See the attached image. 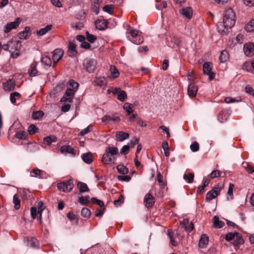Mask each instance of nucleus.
I'll return each mask as SVG.
<instances>
[{
  "mask_svg": "<svg viewBox=\"0 0 254 254\" xmlns=\"http://www.w3.org/2000/svg\"><path fill=\"white\" fill-rule=\"evenodd\" d=\"M236 14L232 8L226 9L223 14V25L225 28H231L236 23Z\"/></svg>",
  "mask_w": 254,
  "mask_h": 254,
  "instance_id": "nucleus-1",
  "label": "nucleus"
},
{
  "mask_svg": "<svg viewBox=\"0 0 254 254\" xmlns=\"http://www.w3.org/2000/svg\"><path fill=\"white\" fill-rule=\"evenodd\" d=\"M127 39L132 43L139 45L143 43V38L139 33H126Z\"/></svg>",
  "mask_w": 254,
  "mask_h": 254,
  "instance_id": "nucleus-2",
  "label": "nucleus"
},
{
  "mask_svg": "<svg viewBox=\"0 0 254 254\" xmlns=\"http://www.w3.org/2000/svg\"><path fill=\"white\" fill-rule=\"evenodd\" d=\"M74 184L72 180L62 182L57 184V187L59 190L63 192H69L73 188Z\"/></svg>",
  "mask_w": 254,
  "mask_h": 254,
  "instance_id": "nucleus-3",
  "label": "nucleus"
},
{
  "mask_svg": "<svg viewBox=\"0 0 254 254\" xmlns=\"http://www.w3.org/2000/svg\"><path fill=\"white\" fill-rule=\"evenodd\" d=\"M221 189L217 185L212 189L209 190L206 194L205 200L206 201H210L213 199L215 198L220 192Z\"/></svg>",
  "mask_w": 254,
  "mask_h": 254,
  "instance_id": "nucleus-4",
  "label": "nucleus"
},
{
  "mask_svg": "<svg viewBox=\"0 0 254 254\" xmlns=\"http://www.w3.org/2000/svg\"><path fill=\"white\" fill-rule=\"evenodd\" d=\"M212 64L210 62H205L203 65V71L204 74L209 76V79L212 80L215 78V73L212 71Z\"/></svg>",
  "mask_w": 254,
  "mask_h": 254,
  "instance_id": "nucleus-5",
  "label": "nucleus"
},
{
  "mask_svg": "<svg viewBox=\"0 0 254 254\" xmlns=\"http://www.w3.org/2000/svg\"><path fill=\"white\" fill-rule=\"evenodd\" d=\"M243 51L247 57H252L254 55V44L252 43H247L244 45Z\"/></svg>",
  "mask_w": 254,
  "mask_h": 254,
  "instance_id": "nucleus-6",
  "label": "nucleus"
},
{
  "mask_svg": "<svg viewBox=\"0 0 254 254\" xmlns=\"http://www.w3.org/2000/svg\"><path fill=\"white\" fill-rule=\"evenodd\" d=\"M144 203L146 207L147 208H151L155 203L154 196L150 193H147L144 197Z\"/></svg>",
  "mask_w": 254,
  "mask_h": 254,
  "instance_id": "nucleus-7",
  "label": "nucleus"
},
{
  "mask_svg": "<svg viewBox=\"0 0 254 254\" xmlns=\"http://www.w3.org/2000/svg\"><path fill=\"white\" fill-rule=\"evenodd\" d=\"M21 22V19L17 17L13 22H9L5 25V30L4 32H9L12 29H16Z\"/></svg>",
  "mask_w": 254,
  "mask_h": 254,
  "instance_id": "nucleus-8",
  "label": "nucleus"
},
{
  "mask_svg": "<svg viewBox=\"0 0 254 254\" xmlns=\"http://www.w3.org/2000/svg\"><path fill=\"white\" fill-rule=\"evenodd\" d=\"M68 50L67 54L70 57H75L77 54L78 52L76 50V46L74 42L69 41L68 42Z\"/></svg>",
  "mask_w": 254,
  "mask_h": 254,
  "instance_id": "nucleus-9",
  "label": "nucleus"
},
{
  "mask_svg": "<svg viewBox=\"0 0 254 254\" xmlns=\"http://www.w3.org/2000/svg\"><path fill=\"white\" fill-rule=\"evenodd\" d=\"M64 51L62 49H56L54 51L53 54L54 65L62 59Z\"/></svg>",
  "mask_w": 254,
  "mask_h": 254,
  "instance_id": "nucleus-10",
  "label": "nucleus"
},
{
  "mask_svg": "<svg viewBox=\"0 0 254 254\" xmlns=\"http://www.w3.org/2000/svg\"><path fill=\"white\" fill-rule=\"evenodd\" d=\"M108 22L104 19H98L95 21L96 28L99 30H104L108 26Z\"/></svg>",
  "mask_w": 254,
  "mask_h": 254,
  "instance_id": "nucleus-11",
  "label": "nucleus"
},
{
  "mask_svg": "<svg viewBox=\"0 0 254 254\" xmlns=\"http://www.w3.org/2000/svg\"><path fill=\"white\" fill-rule=\"evenodd\" d=\"M77 41L81 42L80 45V48L85 49L86 50L90 49L91 48V45L85 41V37L82 35H78L76 37Z\"/></svg>",
  "mask_w": 254,
  "mask_h": 254,
  "instance_id": "nucleus-12",
  "label": "nucleus"
},
{
  "mask_svg": "<svg viewBox=\"0 0 254 254\" xmlns=\"http://www.w3.org/2000/svg\"><path fill=\"white\" fill-rule=\"evenodd\" d=\"M85 66L87 71L92 72L96 68V61L94 59H88L85 62Z\"/></svg>",
  "mask_w": 254,
  "mask_h": 254,
  "instance_id": "nucleus-13",
  "label": "nucleus"
},
{
  "mask_svg": "<svg viewBox=\"0 0 254 254\" xmlns=\"http://www.w3.org/2000/svg\"><path fill=\"white\" fill-rule=\"evenodd\" d=\"M198 88L196 85L193 83H190L188 88V95L191 97H194L197 93Z\"/></svg>",
  "mask_w": 254,
  "mask_h": 254,
  "instance_id": "nucleus-14",
  "label": "nucleus"
},
{
  "mask_svg": "<svg viewBox=\"0 0 254 254\" xmlns=\"http://www.w3.org/2000/svg\"><path fill=\"white\" fill-rule=\"evenodd\" d=\"M119 154V150L116 147H108L106 148L104 153V158L107 157V155L115 156Z\"/></svg>",
  "mask_w": 254,
  "mask_h": 254,
  "instance_id": "nucleus-15",
  "label": "nucleus"
},
{
  "mask_svg": "<svg viewBox=\"0 0 254 254\" xmlns=\"http://www.w3.org/2000/svg\"><path fill=\"white\" fill-rule=\"evenodd\" d=\"M180 13L181 14L186 17L189 19H190L192 16V9L190 7H187L182 8L180 11Z\"/></svg>",
  "mask_w": 254,
  "mask_h": 254,
  "instance_id": "nucleus-16",
  "label": "nucleus"
},
{
  "mask_svg": "<svg viewBox=\"0 0 254 254\" xmlns=\"http://www.w3.org/2000/svg\"><path fill=\"white\" fill-rule=\"evenodd\" d=\"M104 154L102 156V162L106 165L114 164L115 163L116 158L114 156L110 155H107V157L104 158Z\"/></svg>",
  "mask_w": 254,
  "mask_h": 254,
  "instance_id": "nucleus-17",
  "label": "nucleus"
},
{
  "mask_svg": "<svg viewBox=\"0 0 254 254\" xmlns=\"http://www.w3.org/2000/svg\"><path fill=\"white\" fill-rule=\"evenodd\" d=\"M102 0H92L91 9L93 12H95L96 14L99 12V6Z\"/></svg>",
  "mask_w": 254,
  "mask_h": 254,
  "instance_id": "nucleus-18",
  "label": "nucleus"
},
{
  "mask_svg": "<svg viewBox=\"0 0 254 254\" xmlns=\"http://www.w3.org/2000/svg\"><path fill=\"white\" fill-rule=\"evenodd\" d=\"M14 82L11 79H9L6 82L3 83V88L5 91H12L14 90Z\"/></svg>",
  "mask_w": 254,
  "mask_h": 254,
  "instance_id": "nucleus-19",
  "label": "nucleus"
},
{
  "mask_svg": "<svg viewBox=\"0 0 254 254\" xmlns=\"http://www.w3.org/2000/svg\"><path fill=\"white\" fill-rule=\"evenodd\" d=\"M208 237L206 234H202L199 241V247L202 248H205L208 243Z\"/></svg>",
  "mask_w": 254,
  "mask_h": 254,
  "instance_id": "nucleus-20",
  "label": "nucleus"
},
{
  "mask_svg": "<svg viewBox=\"0 0 254 254\" xmlns=\"http://www.w3.org/2000/svg\"><path fill=\"white\" fill-rule=\"evenodd\" d=\"M116 136L119 141H123L129 137V134L121 131H117L116 132Z\"/></svg>",
  "mask_w": 254,
  "mask_h": 254,
  "instance_id": "nucleus-21",
  "label": "nucleus"
},
{
  "mask_svg": "<svg viewBox=\"0 0 254 254\" xmlns=\"http://www.w3.org/2000/svg\"><path fill=\"white\" fill-rule=\"evenodd\" d=\"M81 158L83 161L87 164H90L93 162V156L91 152H87L82 155Z\"/></svg>",
  "mask_w": 254,
  "mask_h": 254,
  "instance_id": "nucleus-22",
  "label": "nucleus"
},
{
  "mask_svg": "<svg viewBox=\"0 0 254 254\" xmlns=\"http://www.w3.org/2000/svg\"><path fill=\"white\" fill-rule=\"evenodd\" d=\"M60 151L62 153H70L74 154V149L70 145H64L60 148Z\"/></svg>",
  "mask_w": 254,
  "mask_h": 254,
  "instance_id": "nucleus-23",
  "label": "nucleus"
},
{
  "mask_svg": "<svg viewBox=\"0 0 254 254\" xmlns=\"http://www.w3.org/2000/svg\"><path fill=\"white\" fill-rule=\"evenodd\" d=\"M77 186L79 191L81 193L88 192L89 191V188L88 187L87 185L84 183L78 182L77 184Z\"/></svg>",
  "mask_w": 254,
  "mask_h": 254,
  "instance_id": "nucleus-24",
  "label": "nucleus"
},
{
  "mask_svg": "<svg viewBox=\"0 0 254 254\" xmlns=\"http://www.w3.org/2000/svg\"><path fill=\"white\" fill-rule=\"evenodd\" d=\"M225 224L223 221H219V217L215 216L213 217V226L215 228H221L224 226Z\"/></svg>",
  "mask_w": 254,
  "mask_h": 254,
  "instance_id": "nucleus-25",
  "label": "nucleus"
},
{
  "mask_svg": "<svg viewBox=\"0 0 254 254\" xmlns=\"http://www.w3.org/2000/svg\"><path fill=\"white\" fill-rule=\"evenodd\" d=\"M235 238L234 240L235 243L234 244V246H238L240 245H243L244 243V240L243 239L241 235H240L238 232H235Z\"/></svg>",
  "mask_w": 254,
  "mask_h": 254,
  "instance_id": "nucleus-26",
  "label": "nucleus"
},
{
  "mask_svg": "<svg viewBox=\"0 0 254 254\" xmlns=\"http://www.w3.org/2000/svg\"><path fill=\"white\" fill-rule=\"evenodd\" d=\"M57 138L55 135H49L45 137L43 139V143L47 145H50L52 143L57 141Z\"/></svg>",
  "mask_w": 254,
  "mask_h": 254,
  "instance_id": "nucleus-27",
  "label": "nucleus"
},
{
  "mask_svg": "<svg viewBox=\"0 0 254 254\" xmlns=\"http://www.w3.org/2000/svg\"><path fill=\"white\" fill-rule=\"evenodd\" d=\"M39 149L38 145L36 143H28L26 146V150L29 152H35Z\"/></svg>",
  "mask_w": 254,
  "mask_h": 254,
  "instance_id": "nucleus-28",
  "label": "nucleus"
},
{
  "mask_svg": "<svg viewBox=\"0 0 254 254\" xmlns=\"http://www.w3.org/2000/svg\"><path fill=\"white\" fill-rule=\"evenodd\" d=\"M28 73L30 76L34 77L37 75L38 70L37 69V63L34 62L31 66V68L29 70Z\"/></svg>",
  "mask_w": 254,
  "mask_h": 254,
  "instance_id": "nucleus-29",
  "label": "nucleus"
},
{
  "mask_svg": "<svg viewBox=\"0 0 254 254\" xmlns=\"http://www.w3.org/2000/svg\"><path fill=\"white\" fill-rule=\"evenodd\" d=\"M15 43H16V44L15 51L14 52H12L11 51V50L14 49L12 48V46H11V47H10L11 50L9 51L11 53V56L13 58H17L19 56V52H18L17 48L21 46V45H20L19 41H16L15 42Z\"/></svg>",
  "mask_w": 254,
  "mask_h": 254,
  "instance_id": "nucleus-30",
  "label": "nucleus"
},
{
  "mask_svg": "<svg viewBox=\"0 0 254 254\" xmlns=\"http://www.w3.org/2000/svg\"><path fill=\"white\" fill-rule=\"evenodd\" d=\"M229 59V53L227 51L223 50L220 53L219 60L221 63L226 62Z\"/></svg>",
  "mask_w": 254,
  "mask_h": 254,
  "instance_id": "nucleus-31",
  "label": "nucleus"
},
{
  "mask_svg": "<svg viewBox=\"0 0 254 254\" xmlns=\"http://www.w3.org/2000/svg\"><path fill=\"white\" fill-rule=\"evenodd\" d=\"M89 195H86L84 197L81 194V196L78 197V201L82 205H86L89 202Z\"/></svg>",
  "mask_w": 254,
  "mask_h": 254,
  "instance_id": "nucleus-32",
  "label": "nucleus"
},
{
  "mask_svg": "<svg viewBox=\"0 0 254 254\" xmlns=\"http://www.w3.org/2000/svg\"><path fill=\"white\" fill-rule=\"evenodd\" d=\"M41 62L43 65L48 67L51 66L52 63L51 59L47 56L42 57L41 59Z\"/></svg>",
  "mask_w": 254,
  "mask_h": 254,
  "instance_id": "nucleus-33",
  "label": "nucleus"
},
{
  "mask_svg": "<svg viewBox=\"0 0 254 254\" xmlns=\"http://www.w3.org/2000/svg\"><path fill=\"white\" fill-rule=\"evenodd\" d=\"M111 70V75H110V78H115L118 77L119 75V72L118 70V69L114 65L111 66L110 68Z\"/></svg>",
  "mask_w": 254,
  "mask_h": 254,
  "instance_id": "nucleus-34",
  "label": "nucleus"
},
{
  "mask_svg": "<svg viewBox=\"0 0 254 254\" xmlns=\"http://www.w3.org/2000/svg\"><path fill=\"white\" fill-rule=\"evenodd\" d=\"M118 173L125 175L128 173V169L124 165H119L117 166Z\"/></svg>",
  "mask_w": 254,
  "mask_h": 254,
  "instance_id": "nucleus-35",
  "label": "nucleus"
},
{
  "mask_svg": "<svg viewBox=\"0 0 254 254\" xmlns=\"http://www.w3.org/2000/svg\"><path fill=\"white\" fill-rule=\"evenodd\" d=\"M245 29L246 32H254V18L246 25Z\"/></svg>",
  "mask_w": 254,
  "mask_h": 254,
  "instance_id": "nucleus-36",
  "label": "nucleus"
},
{
  "mask_svg": "<svg viewBox=\"0 0 254 254\" xmlns=\"http://www.w3.org/2000/svg\"><path fill=\"white\" fill-rule=\"evenodd\" d=\"M67 217L71 221H73L74 224L77 225L78 223V219L76 216L73 213L69 212L67 213Z\"/></svg>",
  "mask_w": 254,
  "mask_h": 254,
  "instance_id": "nucleus-37",
  "label": "nucleus"
},
{
  "mask_svg": "<svg viewBox=\"0 0 254 254\" xmlns=\"http://www.w3.org/2000/svg\"><path fill=\"white\" fill-rule=\"evenodd\" d=\"M28 135L27 133L24 131H19L16 132L14 136L19 139H26Z\"/></svg>",
  "mask_w": 254,
  "mask_h": 254,
  "instance_id": "nucleus-38",
  "label": "nucleus"
},
{
  "mask_svg": "<svg viewBox=\"0 0 254 254\" xmlns=\"http://www.w3.org/2000/svg\"><path fill=\"white\" fill-rule=\"evenodd\" d=\"M13 202L14 204V208L18 210L20 208V200L19 199L18 196L15 194L13 197Z\"/></svg>",
  "mask_w": 254,
  "mask_h": 254,
  "instance_id": "nucleus-39",
  "label": "nucleus"
},
{
  "mask_svg": "<svg viewBox=\"0 0 254 254\" xmlns=\"http://www.w3.org/2000/svg\"><path fill=\"white\" fill-rule=\"evenodd\" d=\"M44 116V113L42 111L33 112L32 114V118L34 120H39Z\"/></svg>",
  "mask_w": 254,
  "mask_h": 254,
  "instance_id": "nucleus-40",
  "label": "nucleus"
},
{
  "mask_svg": "<svg viewBox=\"0 0 254 254\" xmlns=\"http://www.w3.org/2000/svg\"><path fill=\"white\" fill-rule=\"evenodd\" d=\"M123 108L127 113L128 115L130 114L133 111V105L129 103H125Z\"/></svg>",
  "mask_w": 254,
  "mask_h": 254,
  "instance_id": "nucleus-41",
  "label": "nucleus"
},
{
  "mask_svg": "<svg viewBox=\"0 0 254 254\" xmlns=\"http://www.w3.org/2000/svg\"><path fill=\"white\" fill-rule=\"evenodd\" d=\"M91 201L93 203L97 204L100 207H103V210L105 209V207H104V203L103 201L99 200L96 197H92L91 198Z\"/></svg>",
  "mask_w": 254,
  "mask_h": 254,
  "instance_id": "nucleus-42",
  "label": "nucleus"
},
{
  "mask_svg": "<svg viewBox=\"0 0 254 254\" xmlns=\"http://www.w3.org/2000/svg\"><path fill=\"white\" fill-rule=\"evenodd\" d=\"M117 95L118 99L121 102H124L127 98V93L124 90H120Z\"/></svg>",
  "mask_w": 254,
  "mask_h": 254,
  "instance_id": "nucleus-43",
  "label": "nucleus"
},
{
  "mask_svg": "<svg viewBox=\"0 0 254 254\" xmlns=\"http://www.w3.org/2000/svg\"><path fill=\"white\" fill-rule=\"evenodd\" d=\"M114 6L112 4H106L103 7V10L109 14H112L114 12Z\"/></svg>",
  "mask_w": 254,
  "mask_h": 254,
  "instance_id": "nucleus-44",
  "label": "nucleus"
},
{
  "mask_svg": "<svg viewBox=\"0 0 254 254\" xmlns=\"http://www.w3.org/2000/svg\"><path fill=\"white\" fill-rule=\"evenodd\" d=\"M90 210L88 208L84 207L82 209L81 211V215L82 217L86 218H88L90 216Z\"/></svg>",
  "mask_w": 254,
  "mask_h": 254,
  "instance_id": "nucleus-45",
  "label": "nucleus"
},
{
  "mask_svg": "<svg viewBox=\"0 0 254 254\" xmlns=\"http://www.w3.org/2000/svg\"><path fill=\"white\" fill-rule=\"evenodd\" d=\"M183 178L184 180H187L189 183H191L193 181L194 174L192 173H190L188 174H185Z\"/></svg>",
  "mask_w": 254,
  "mask_h": 254,
  "instance_id": "nucleus-46",
  "label": "nucleus"
},
{
  "mask_svg": "<svg viewBox=\"0 0 254 254\" xmlns=\"http://www.w3.org/2000/svg\"><path fill=\"white\" fill-rule=\"evenodd\" d=\"M156 8L159 10H162L163 8H166L167 6V3L166 1H163L162 2H157L155 5Z\"/></svg>",
  "mask_w": 254,
  "mask_h": 254,
  "instance_id": "nucleus-47",
  "label": "nucleus"
},
{
  "mask_svg": "<svg viewBox=\"0 0 254 254\" xmlns=\"http://www.w3.org/2000/svg\"><path fill=\"white\" fill-rule=\"evenodd\" d=\"M20 98L21 97V94L16 92H14L13 93H12L10 94V99L12 103L14 104L16 102V98Z\"/></svg>",
  "mask_w": 254,
  "mask_h": 254,
  "instance_id": "nucleus-48",
  "label": "nucleus"
},
{
  "mask_svg": "<svg viewBox=\"0 0 254 254\" xmlns=\"http://www.w3.org/2000/svg\"><path fill=\"white\" fill-rule=\"evenodd\" d=\"M243 167L245 168L248 173L252 174L254 172V167L250 166L246 162L243 163Z\"/></svg>",
  "mask_w": 254,
  "mask_h": 254,
  "instance_id": "nucleus-49",
  "label": "nucleus"
},
{
  "mask_svg": "<svg viewBox=\"0 0 254 254\" xmlns=\"http://www.w3.org/2000/svg\"><path fill=\"white\" fill-rule=\"evenodd\" d=\"M71 27L75 30H80L83 27V24L81 22L73 23L71 24Z\"/></svg>",
  "mask_w": 254,
  "mask_h": 254,
  "instance_id": "nucleus-50",
  "label": "nucleus"
},
{
  "mask_svg": "<svg viewBox=\"0 0 254 254\" xmlns=\"http://www.w3.org/2000/svg\"><path fill=\"white\" fill-rule=\"evenodd\" d=\"M75 92V90L71 89V88L70 87H67V89L65 92V94L66 95V96L71 97L73 100V96Z\"/></svg>",
  "mask_w": 254,
  "mask_h": 254,
  "instance_id": "nucleus-51",
  "label": "nucleus"
},
{
  "mask_svg": "<svg viewBox=\"0 0 254 254\" xmlns=\"http://www.w3.org/2000/svg\"><path fill=\"white\" fill-rule=\"evenodd\" d=\"M124 201V197L122 194H120L119 195V197L118 199L114 201V204L116 206H118L121 205L122 203H123Z\"/></svg>",
  "mask_w": 254,
  "mask_h": 254,
  "instance_id": "nucleus-52",
  "label": "nucleus"
},
{
  "mask_svg": "<svg viewBox=\"0 0 254 254\" xmlns=\"http://www.w3.org/2000/svg\"><path fill=\"white\" fill-rule=\"evenodd\" d=\"M68 85L69 86L68 87H70L71 88V89H74L75 90V91H76L78 87V83L75 82L73 80L71 79L68 82Z\"/></svg>",
  "mask_w": 254,
  "mask_h": 254,
  "instance_id": "nucleus-53",
  "label": "nucleus"
},
{
  "mask_svg": "<svg viewBox=\"0 0 254 254\" xmlns=\"http://www.w3.org/2000/svg\"><path fill=\"white\" fill-rule=\"evenodd\" d=\"M86 33V37L85 38L88 42H89L90 43H94L97 39L96 36L90 34L89 33Z\"/></svg>",
  "mask_w": 254,
  "mask_h": 254,
  "instance_id": "nucleus-54",
  "label": "nucleus"
},
{
  "mask_svg": "<svg viewBox=\"0 0 254 254\" xmlns=\"http://www.w3.org/2000/svg\"><path fill=\"white\" fill-rule=\"evenodd\" d=\"M38 128L34 125H31L28 128V131L30 134H34L37 132Z\"/></svg>",
  "mask_w": 254,
  "mask_h": 254,
  "instance_id": "nucleus-55",
  "label": "nucleus"
},
{
  "mask_svg": "<svg viewBox=\"0 0 254 254\" xmlns=\"http://www.w3.org/2000/svg\"><path fill=\"white\" fill-rule=\"evenodd\" d=\"M234 188V185L233 184H232V183L229 184L228 190L227 192V195L230 196V199H233V192Z\"/></svg>",
  "mask_w": 254,
  "mask_h": 254,
  "instance_id": "nucleus-56",
  "label": "nucleus"
},
{
  "mask_svg": "<svg viewBox=\"0 0 254 254\" xmlns=\"http://www.w3.org/2000/svg\"><path fill=\"white\" fill-rule=\"evenodd\" d=\"M190 148L192 152H196L198 151L199 149V143L195 141L190 145Z\"/></svg>",
  "mask_w": 254,
  "mask_h": 254,
  "instance_id": "nucleus-57",
  "label": "nucleus"
},
{
  "mask_svg": "<svg viewBox=\"0 0 254 254\" xmlns=\"http://www.w3.org/2000/svg\"><path fill=\"white\" fill-rule=\"evenodd\" d=\"M221 174V172H220L218 170H213L210 174L209 177L211 179H214L215 178H217V177H218L220 176Z\"/></svg>",
  "mask_w": 254,
  "mask_h": 254,
  "instance_id": "nucleus-58",
  "label": "nucleus"
},
{
  "mask_svg": "<svg viewBox=\"0 0 254 254\" xmlns=\"http://www.w3.org/2000/svg\"><path fill=\"white\" fill-rule=\"evenodd\" d=\"M235 232L228 233L226 235L225 239L227 241L229 242L232 240L235 239Z\"/></svg>",
  "mask_w": 254,
  "mask_h": 254,
  "instance_id": "nucleus-59",
  "label": "nucleus"
},
{
  "mask_svg": "<svg viewBox=\"0 0 254 254\" xmlns=\"http://www.w3.org/2000/svg\"><path fill=\"white\" fill-rule=\"evenodd\" d=\"M118 179L121 181L128 182L130 180L131 177L129 176L122 175L117 177Z\"/></svg>",
  "mask_w": 254,
  "mask_h": 254,
  "instance_id": "nucleus-60",
  "label": "nucleus"
},
{
  "mask_svg": "<svg viewBox=\"0 0 254 254\" xmlns=\"http://www.w3.org/2000/svg\"><path fill=\"white\" fill-rule=\"evenodd\" d=\"M42 171L38 169H34L32 170V173L34 174L33 177H38L39 178H42V176L41 175Z\"/></svg>",
  "mask_w": 254,
  "mask_h": 254,
  "instance_id": "nucleus-61",
  "label": "nucleus"
},
{
  "mask_svg": "<svg viewBox=\"0 0 254 254\" xmlns=\"http://www.w3.org/2000/svg\"><path fill=\"white\" fill-rule=\"evenodd\" d=\"M72 101H73V100L71 99V98L66 96V95L65 94L63 96V97L61 99V100H60V102H61L71 103Z\"/></svg>",
  "mask_w": 254,
  "mask_h": 254,
  "instance_id": "nucleus-62",
  "label": "nucleus"
},
{
  "mask_svg": "<svg viewBox=\"0 0 254 254\" xmlns=\"http://www.w3.org/2000/svg\"><path fill=\"white\" fill-rule=\"evenodd\" d=\"M92 129V126H88L87 127L85 128L82 129L80 132V134L81 136H84L85 134H87L88 132H89L90 131H91Z\"/></svg>",
  "mask_w": 254,
  "mask_h": 254,
  "instance_id": "nucleus-63",
  "label": "nucleus"
},
{
  "mask_svg": "<svg viewBox=\"0 0 254 254\" xmlns=\"http://www.w3.org/2000/svg\"><path fill=\"white\" fill-rule=\"evenodd\" d=\"M94 82L97 85L102 86L104 85V79L103 78H96Z\"/></svg>",
  "mask_w": 254,
  "mask_h": 254,
  "instance_id": "nucleus-64",
  "label": "nucleus"
}]
</instances>
